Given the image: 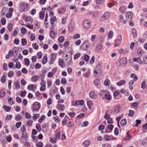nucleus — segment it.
Here are the masks:
<instances>
[{
  "instance_id": "obj_29",
  "label": "nucleus",
  "mask_w": 147,
  "mask_h": 147,
  "mask_svg": "<svg viewBox=\"0 0 147 147\" xmlns=\"http://www.w3.org/2000/svg\"><path fill=\"white\" fill-rule=\"evenodd\" d=\"M6 80L5 75V74H4L3 76L2 77L1 79V81L3 83H4Z\"/></svg>"
},
{
  "instance_id": "obj_30",
  "label": "nucleus",
  "mask_w": 147,
  "mask_h": 147,
  "mask_svg": "<svg viewBox=\"0 0 147 147\" xmlns=\"http://www.w3.org/2000/svg\"><path fill=\"white\" fill-rule=\"evenodd\" d=\"M64 38L62 36H60L58 39V42L60 43L62 42L64 40Z\"/></svg>"
},
{
  "instance_id": "obj_4",
  "label": "nucleus",
  "mask_w": 147,
  "mask_h": 147,
  "mask_svg": "<svg viewBox=\"0 0 147 147\" xmlns=\"http://www.w3.org/2000/svg\"><path fill=\"white\" fill-rule=\"evenodd\" d=\"M118 40L115 41V45L116 47L119 46L121 44L122 41V36L121 34H119L118 35Z\"/></svg>"
},
{
  "instance_id": "obj_60",
  "label": "nucleus",
  "mask_w": 147,
  "mask_h": 147,
  "mask_svg": "<svg viewBox=\"0 0 147 147\" xmlns=\"http://www.w3.org/2000/svg\"><path fill=\"white\" fill-rule=\"evenodd\" d=\"M22 119V117L20 115H18L16 117V119L17 121H18Z\"/></svg>"
},
{
  "instance_id": "obj_11",
  "label": "nucleus",
  "mask_w": 147,
  "mask_h": 147,
  "mask_svg": "<svg viewBox=\"0 0 147 147\" xmlns=\"http://www.w3.org/2000/svg\"><path fill=\"white\" fill-rule=\"evenodd\" d=\"M57 34V33L55 31L53 30H52L50 32V35L51 38L54 39L55 38V37Z\"/></svg>"
},
{
  "instance_id": "obj_14",
  "label": "nucleus",
  "mask_w": 147,
  "mask_h": 147,
  "mask_svg": "<svg viewBox=\"0 0 147 147\" xmlns=\"http://www.w3.org/2000/svg\"><path fill=\"white\" fill-rule=\"evenodd\" d=\"M133 60L134 62H137L140 64H142V61L140 58L137 57L136 58H133Z\"/></svg>"
},
{
  "instance_id": "obj_39",
  "label": "nucleus",
  "mask_w": 147,
  "mask_h": 147,
  "mask_svg": "<svg viewBox=\"0 0 147 147\" xmlns=\"http://www.w3.org/2000/svg\"><path fill=\"white\" fill-rule=\"evenodd\" d=\"M14 84L16 88H20V84L19 82H14Z\"/></svg>"
},
{
  "instance_id": "obj_17",
  "label": "nucleus",
  "mask_w": 147,
  "mask_h": 147,
  "mask_svg": "<svg viewBox=\"0 0 147 147\" xmlns=\"http://www.w3.org/2000/svg\"><path fill=\"white\" fill-rule=\"evenodd\" d=\"M125 83V81L124 80H122L118 82L117 83V85L119 86H121L124 84Z\"/></svg>"
},
{
  "instance_id": "obj_53",
  "label": "nucleus",
  "mask_w": 147,
  "mask_h": 147,
  "mask_svg": "<svg viewBox=\"0 0 147 147\" xmlns=\"http://www.w3.org/2000/svg\"><path fill=\"white\" fill-rule=\"evenodd\" d=\"M105 0H96V3L97 4H100L104 1Z\"/></svg>"
},
{
  "instance_id": "obj_5",
  "label": "nucleus",
  "mask_w": 147,
  "mask_h": 147,
  "mask_svg": "<svg viewBox=\"0 0 147 147\" xmlns=\"http://www.w3.org/2000/svg\"><path fill=\"white\" fill-rule=\"evenodd\" d=\"M119 65L122 67H124L127 64V61L126 59L125 58H121L119 61Z\"/></svg>"
},
{
  "instance_id": "obj_12",
  "label": "nucleus",
  "mask_w": 147,
  "mask_h": 147,
  "mask_svg": "<svg viewBox=\"0 0 147 147\" xmlns=\"http://www.w3.org/2000/svg\"><path fill=\"white\" fill-rule=\"evenodd\" d=\"M28 137V135L26 134V133L25 134L24 133L22 134V135L21 136V141L22 142H23L24 141V140H27V138Z\"/></svg>"
},
{
  "instance_id": "obj_24",
  "label": "nucleus",
  "mask_w": 147,
  "mask_h": 147,
  "mask_svg": "<svg viewBox=\"0 0 147 147\" xmlns=\"http://www.w3.org/2000/svg\"><path fill=\"white\" fill-rule=\"evenodd\" d=\"M47 56H44L42 60V63L45 65L47 62Z\"/></svg>"
},
{
  "instance_id": "obj_28",
  "label": "nucleus",
  "mask_w": 147,
  "mask_h": 147,
  "mask_svg": "<svg viewBox=\"0 0 147 147\" xmlns=\"http://www.w3.org/2000/svg\"><path fill=\"white\" fill-rule=\"evenodd\" d=\"M64 62L63 59H60L59 60V65L63 68V65H64Z\"/></svg>"
},
{
  "instance_id": "obj_18",
  "label": "nucleus",
  "mask_w": 147,
  "mask_h": 147,
  "mask_svg": "<svg viewBox=\"0 0 147 147\" xmlns=\"http://www.w3.org/2000/svg\"><path fill=\"white\" fill-rule=\"evenodd\" d=\"M137 52L138 54V55L139 57H140L142 56V54L143 53V52L141 49H139L137 50Z\"/></svg>"
},
{
  "instance_id": "obj_23",
  "label": "nucleus",
  "mask_w": 147,
  "mask_h": 147,
  "mask_svg": "<svg viewBox=\"0 0 147 147\" xmlns=\"http://www.w3.org/2000/svg\"><path fill=\"white\" fill-rule=\"evenodd\" d=\"M39 79V77L34 76H33L32 78V80L33 82H36Z\"/></svg>"
},
{
  "instance_id": "obj_58",
  "label": "nucleus",
  "mask_w": 147,
  "mask_h": 147,
  "mask_svg": "<svg viewBox=\"0 0 147 147\" xmlns=\"http://www.w3.org/2000/svg\"><path fill=\"white\" fill-rule=\"evenodd\" d=\"M61 133L60 132H57L55 135V137L56 139H59L60 138Z\"/></svg>"
},
{
  "instance_id": "obj_50",
  "label": "nucleus",
  "mask_w": 147,
  "mask_h": 147,
  "mask_svg": "<svg viewBox=\"0 0 147 147\" xmlns=\"http://www.w3.org/2000/svg\"><path fill=\"white\" fill-rule=\"evenodd\" d=\"M3 108L6 111H9L11 109V107H8L6 106H4Z\"/></svg>"
},
{
  "instance_id": "obj_7",
  "label": "nucleus",
  "mask_w": 147,
  "mask_h": 147,
  "mask_svg": "<svg viewBox=\"0 0 147 147\" xmlns=\"http://www.w3.org/2000/svg\"><path fill=\"white\" fill-rule=\"evenodd\" d=\"M111 16V13L109 12H105L102 15V19L104 20H107Z\"/></svg>"
},
{
  "instance_id": "obj_27",
  "label": "nucleus",
  "mask_w": 147,
  "mask_h": 147,
  "mask_svg": "<svg viewBox=\"0 0 147 147\" xmlns=\"http://www.w3.org/2000/svg\"><path fill=\"white\" fill-rule=\"evenodd\" d=\"M110 83V81L109 80L107 79L104 82V85L105 86H109Z\"/></svg>"
},
{
  "instance_id": "obj_13",
  "label": "nucleus",
  "mask_w": 147,
  "mask_h": 147,
  "mask_svg": "<svg viewBox=\"0 0 147 147\" xmlns=\"http://www.w3.org/2000/svg\"><path fill=\"white\" fill-rule=\"evenodd\" d=\"M133 16V13L132 12L129 11L127 12L126 14V19L131 18Z\"/></svg>"
},
{
  "instance_id": "obj_22",
  "label": "nucleus",
  "mask_w": 147,
  "mask_h": 147,
  "mask_svg": "<svg viewBox=\"0 0 147 147\" xmlns=\"http://www.w3.org/2000/svg\"><path fill=\"white\" fill-rule=\"evenodd\" d=\"M134 83V81L133 80H131L129 82V88L131 90H132L133 89V85Z\"/></svg>"
},
{
  "instance_id": "obj_32",
  "label": "nucleus",
  "mask_w": 147,
  "mask_h": 147,
  "mask_svg": "<svg viewBox=\"0 0 147 147\" xmlns=\"http://www.w3.org/2000/svg\"><path fill=\"white\" fill-rule=\"evenodd\" d=\"M80 53H78L75 54L74 57V59H77L80 56Z\"/></svg>"
},
{
  "instance_id": "obj_25",
  "label": "nucleus",
  "mask_w": 147,
  "mask_h": 147,
  "mask_svg": "<svg viewBox=\"0 0 147 147\" xmlns=\"http://www.w3.org/2000/svg\"><path fill=\"white\" fill-rule=\"evenodd\" d=\"M90 144V142L86 140L83 143V145L85 147H88Z\"/></svg>"
},
{
  "instance_id": "obj_6",
  "label": "nucleus",
  "mask_w": 147,
  "mask_h": 147,
  "mask_svg": "<svg viewBox=\"0 0 147 147\" xmlns=\"http://www.w3.org/2000/svg\"><path fill=\"white\" fill-rule=\"evenodd\" d=\"M88 47V42L86 41L84 42L81 46V48L83 50H86Z\"/></svg>"
},
{
  "instance_id": "obj_36",
  "label": "nucleus",
  "mask_w": 147,
  "mask_h": 147,
  "mask_svg": "<svg viewBox=\"0 0 147 147\" xmlns=\"http://www.w3.org/2000/svg\"><path fill=\"white\" fill-rule=\"evenodd\" d=\"M104 94V91L103 90H102L100 91V92L99 93V94L100 96L103 99L104 98V97H103V94Z\"/></svg>"
},
{
  "instance_id": "obj_49",
  "label": "nucleus",
  "mask_w": 147,
  "mask_h": 147,
  "mask_svg": "<svg viewBox=\"0 0 147 147\" xmlns=\"http://www.w3.org/2000/svg\"><path fill=\"white\" fill-rule=\"evenodd\" d=\"M8 103L11 105L13 104V101L12 98H10L8 100Z\"/></svg>"
},
{
  "instance_id": "obj_34",
  "label": "nucleus",
  "mask_w": 147,
  "mask_h": 147,
  "mask_svg": "<svg viewBox=\"0 0 147 147\" xmlns=\"http://www.w3.org/2000/svg\"><path fill=\"white\" fill-rule=\"evenodd\" d=\"M113 36V32L112 31H110L108 34V38L111 39L112 38Z\"/></svg>"
},
{
  "instance_id": "obj_51",
  "label": "nucleus",
  "mask_w": 147,
  "mask_h": 147,
  "mask_svg": "<svg viewBox=\"0 0 147 147\" xmlns=\"http://www.w3.org/2000/svg\"><path fill=\"white\" fill-rule=\"evenodd\" d=\"M14 74V73L13 71H11L8 74V76L9 77L11 78L13 76Z\"/></svg>"
},
{
  "instance_id": "obj_54",
  "label": "nucleus",
  "mask_w": 147,
  "mask_h": 147,
  "mask_svg": "<svg viewBox=\"0 0 147 147\" xmlns=\"http://www.w3.org/2000/svg\"><path fill=\"white\" fill-rule=\"evenodd\" d=\"M21 31L23 34H24L26 32V29L24 27H22L21 29Z\"/></svg>"
},
{
  "instance_id": "obj_57",
  "label": "nucleus",
  "mask_w": 147,
  "mask_h": 147,
  "mask_svg": "<svg viewBox=\"0 0 147 147\" xmlns=\"http://www.w3.org/2000/svg\"><path fill=\"white\" fill-rule=\"evenodd\" d=\"M45 116L44 115H42L40 118L39 120V122L41 123L42 122V121L44 120L45 118Z\"/></svg>"
},
{
  "instance_id": "obj_46",
  "label": "nucleus",
  "mask_w": 147,
  "mask_h": 147,
  "mask_svg": "<svg viewBox=\"0 0 147 147\" xmlns=\"http://www.w3.org/2000/svg\"><path fill=\"white\" fill-rule=\"evenodd\" d=\"M96 48L97 49L100 50L102 48V45L100 43L96 45Z\"/></svg>"
},
{
  "instance_id": "obj_52",
  "label": "nucleus",
  "mask_w": 147,
  "mask_h": 147,
  "mask_svg": "<svg viewBox=\"0 0 147 147\" xmlns=\"http://www.w3.org/2000/svg\"><path fill=\"white\" fill-rule=\"evenodd\" d=\"M45 84L46 82L45 80H44L43 79H42L40 83V85H42V86L44 87H45Z\"/></svg>"
},
{
  "instance_id": "obj_2",
  "label": "nucleus",
  "mask_w": 147,
  "mask_h": 147,
  "mask_svg": "<svg viewBox=\"0 0 147 147\" xmlns=\"http://www.w3.org/2000/svg\"><path fill=\"white\" fill-rule=\"evenodd\" d=\"M40 106V104L38 102H34L33 105L32 111L34 112L39 111Z\"/></svg>"
},
{
  "instance_id": "obj_20",
  "label": "nucleus",
  "mask_w": 147,
  "mask_h": 147,
  "mask_svg": "<svg viewBox=\"0 0 147 147\" xmlns=\"http://www.w3.org/2000/svg\"><path fill=\"white\" fill-rule=\"evenodd\" d=\"M131 32L133 35V37H134L136 38L137 37V31L135 29H132V30Z\"/></svg>"
},
{
  "instance_id": "obj_19",
  "label": "nucleus",
  "mask_w": 147,
  "mask_h": 147,
  "mask_svg": "<svg viewBox=\"0 0 147 147\" xmlns=\"http://www.w3.org/2000/svg\"><path fill=\"white\" fill-rule=\"evenodd\" d=\"M65 9L64 8H62L59 10H58V12L59 14H62L65 12Z\"/></svg>"
},
{
  "instance_id": "obj_55",
  "label": "nucleus",
  "mask_w": 147,
  "mask_h": 147,
  "mask_svg": "<svg viewBox=\"0 0 147 147\" xmlns=\"http://www.w3.org/2000/svg\"><path fill=\"white\" fill-rule=\"evenodd\" d=\"M88 124V123L87 121L84 122L82 124V127H86L87 126Z\"/></svg>"
},
{
  "instance_id": "obj_35",
  "label": "nucleus",
  "mask_w": 147,
  "mask_h": 147,
  "mask_svg": "<svg viewBox=\"0 0 147 147\" xmlns=\"http://www.w3.org/2000/svg\"><path fill=\"white\" fill-rule=\"evenodd\" d=\"M22 45H25L27 43L26 40L25 38H22Z\"/></svg>"
},
{
  "instance_id": "obj_1",
  "label": "nucleus",
  "mask_w": 147,
  "mask_h": 147,
  "mask_svg": "<svg viewBox=\"0 0 147 147\" xmlns=\"http://www.w3.org/2000/svg\"><path fill=\"white\" fill-rule=\"evenodd\" d=\"M91 23L88 20H84L82 23L83 27L85 29H88L91 26Z\"/></svg>"
},
{
  "instance_id": "obj_38",
  "label": "nucleus",
  "mask_w": 147,
  "mask_h": 147,
  "mask_svg": "<svg viewBox=\"0 0 147 147\" xmlns=\"http://www.w3.org/2000/svg\"><path fill=\"white\" fill-rule=\"evenodd\" d=\"M92 104L93 102L92 101H88L87 104L88 107L89 109H90L91 108V105H92Z\"/></svg>"
},
{
  "instance_id": "obj_62",
  "label": "nucleus",
  "mask_w": 147,
  "mask_h": 147,
  "mask_svg": "<svg viewBox=\"0 0 147 147\" xmlns=\"http://www.w3.org/2000/svg\"><path fill=\"white\" fill-rule=\"evenodd\" d=\"M54 120L55 122L57 123H59L60 121L59 119L58 116H56L54 118Z\"/></svg>"
},
{
  "instance_id": "obj_26",
  "label": "nucleus",
  "mask_w": 147,
  "mask_h": 147,
  "mask_svg": "<svg viewBox=\"0 0 147 147\" xmlns=\"http://www.w3.org/2000/svg\"><path fill=\"white\" fill-rule=\"evenodd\" d=\"M131 78H133L134 81H136L138 80L137 76L135 74H131L130 75Z\"/></svg>"
},
{
  "instance_id": "obj_47",
  "label": "nucleus",
  "mask_w": 147,
  "mask_h": 147,
  "mask_svg": "<svg viewBox=\"0 0 147 147\" xmlns=\"http://www.w3.org/2000/svg\"><path fill=\"white\" fill-rule=\"evenodd\" d=\"M24 61L26 63V65L27 66H28L30 65V61L29 59L28 58H25Z\"/></svg>"
},
{
  "instance_id": "obj_16",
  "label": "nucleus",
  "mask_w": 147,
  "mask_h": 147,
  "mask_svg": "<svg viewBox=\"0 0 147 147\" xmlns=\"http://www.w3.org/2000/svg\"><path fill=\"white\" fill-rule=\"evenodd\" d=\"M119 10L121 13H124L126 11V8L124 6H121L119 9Z\"/></svg>"
},
{
  "instance_id": "obj_63",
  "label": "nucleus",
  "mask_w": 147,
  "mask_h": 147,
  "mask_svg": "<svg viewBox=\"0 0 147 147\" xmlns=\"http://www.w3.org/2000/svg\"><path fill=\"white\" fill-rule=\"evenodd\" d=\"M36 128L39 132H40V131L41 129V127L40 126V124H39L36 125Z\"/></svg>"
},
{
  "instance_id": "obj_3",
  "label": "nucleus",
  "mask_w": 147,
  "mask_h": 147,
  "mask_svg": "<svg viewBox=\"0 0 147 147\" xmlns=\"http://www.w3.org/2000/svg\"><path fill=\"white\" fill-rule=\"evenodd\" d=\"M101 71V67L99 65H97L94 69V75L96 76L100 74Z\"/></svg>"
},
{
  "instance_id": "obj_21",
  "label": "nucleus",
  "mask_w": 147,
  "mask_h": 147,
  "mask_svg": "<svg viewBox=\"0 0 147 147\" xmlns=\"http://www.w3.org/2000/svg\"><path fill=\"white\" fill-rule=\"evenodd\" d=\"M40 18L41 20H43L45 15V13L44 11H41L40 13Z\"/></svg>"
},
{
  "instance_id": "obj_61",
  "label": "nucleus",
  "mask_w": 147,
  "mask_h": 147,
  "mask_svg": "<svg viewBox=\"0 0 147 147\" xmlns=\"http://www.w3.org/2000/svg\"><path fill=\"white\" fill-rule=\"evenodd\" d=\"M95 94L94 91H91L90 93V96L92 98H94Z\"/></svg>"
},
{
  "instance_id": "obj_45",
  "label": "nucleus",
  "mask_w": 147,
  "mask_h": 147,
  "mask_svg": "<svg viewBox=\"0 0 147 147\" xmlns=\"http://www.w3.org/2000/svg\"><path fill=\"white\" fill-rule=\"evenodd\" d=\"M14 108L15 109V110L17 112H18L20 110V107L18 106H15Z\"/></svg>"
},
{
  "instance_id": "obj_48",
  "label": "nucleus",
  "mask_w": 147,
  "mask_h": 147,
  "mask_svg": "<svg viewBox=\"0 0 147 147\" xmlns=\"http://www.w3.org/2000/svg\"><path fill=\"white\" fill-rule=\"evenodd\" d=\"M39 114H36L34 116L32 117L33 119L35 120L37 118L39 117Z\"/></svg>"
},
{
  "instance_id": "obj_9",
  "label": "nucleus",
  "mask_w": 147,
  "mask_h": 147,
  "mask_svg": "<svg viewBox=\"0 0 147 147\" xmlns=\"http://www.w3.org/2000/svg\"><path fill=\"white\" fill-rule=\"evenodd\" d=\"M36 85H33L32 84H29L27 87V89L29 90H34L36 88Z\"/></svg>"
},
{
  "instance_id": "obj_43",
  "label": "nucleus",
  "mask_w": 147,
  "mask_h": 147,
  "mask_svg": "<svg viewBox=\"0 0 147 147\" xmlns=\"http://www.w3.org/2000/svg\"><path fill=\"white\" fill-rule=\"evenodd\" d=\"M56 21V18L55 16H53L51 19L50 21L51 23L52 24H53V22H55Z\"/></svg>"
},
{
  "instance_id": "obj_41",
  "label": "nucleus",
  "mask_w": 147,
  "mask_h": 147,
  "mask_svg": "<svg viewBox=\"0 0 147 147\" xmlns=\"http://www.w3.org/2000/svg\"><path fill=\"white\" fill-rule=\"evenodd\" d=\"M21 64L19 62H17L16 65V67L18 69H19L21 68Z\"/></svg>"
},
{
  "instance_id": "obj_15",
  "label": "nucleus",
  "mask_w": 147,
  "mask_h": 147,
  "mask_svg": "<svg viewBox=\"0 0 147 147\" xmlns=\"http://www.w3.org/2000/svg\"><path fill=\"white\" fill-rule=\"evenodd\" d=\"M115 110L113 111L115 114H117L119 111L120 109V106L119 105H117L115 106Z\"/></svg>"
},
{
  "instance_id": "obj_44",
  "label": "nucleus",
  "mask_w": 147,
  "mask_h": 147,
  "mask_svg": "<svg viewBox=\"0 0 147 147\" xmlns=\"http://www.w3.org/2000/svg\"><path fill=\"white\" fill-rule=\"evenodd\" d=\"M74 125V123L73 122L69 121L67 123V126L68 127H70L73 126Z\"/></svg>"
},
{
  "instance_id": "obj_42",
  "label": "nucleus",
  "mask_w": 147,
  "mask_h": 147,
  "mask_svg": "<svg viewBox=\"0 0 147 147\" xmlns=\"http://www.w3.org/2000/svg\"><path fill=\"white\" fill-rule=\"evenodd\" d=\"M127 123V121L125 119H122L121 122V125H125Z\"/></svg>"
},
{
  "instance_id": "obj_37",
  "label": "nucleus",
  "mask_w": 147,
  "mask_h": 147,
  "mask_svg": "<svg viewBox=\"0 0 147 147\" xmlns=\"http://www.w3.org/2000/svg\"><path fill=\"white\" fill-rule=\"evenodd\" d=\"M129 113L128 114V115L129 116L133 117L134 114V112L132 110H129Z\"/></svg>"
},
{
  "instance_id": "obj_40",
  "label": "nucleus",
  "mask_w": 147,
  "mask_h": 147,
  "mask_svg": "<svg viewBox=\"0 0 147 147\" xmlns=\"http://www.w3.org/2000/svg\"><path fill=\"white\" fill-rule=\"evenodd\" d=\"M106 99L108 100H111V96L108 94H105V95Z\"/></svg>"
},
{
  "instance_id": "obj_33",
  "label": "nucleus",
  "mask_w": 147,
  "mask_h": 147,
  "mask_svg": "<svg viewBox=\"0 0 147 147\" xmlns=\"http://www.w3.org/2000/svg\"><path fill=\"white\" fill-rule=\"evenodd\" d=\"M33 123V121L31 119H29L26 122V123L27 125L29 126H31Z\"/></svg>"
},
{
  "instance_id": "obj_56",
  "label": "nucleus",
  "mask_w": 147,
  "mask_h": 147,
  "mask_svg": "<svg viewBox=\"0 0 147 147\" xmlns=\"http://www.w3.org/2000/svg\"><path fill=\"white\" fill-rule=\"evenodd\" d=\"M19 31V30H15L13 31V36H16L18 34V32Z\"/></svg>"
},
{
  "instance_id": "obj_8",
  "label": "nucleus",
  "mask_w": 147,
  "mask_h": 147,
  "mask_svg": "<svg viewBox=\"0 0 147 147\" xmlns=\"http://www.w3.org/2000/svg\"><path fill=\"white\" fill-rule=\"evenodd\" d=\"M20 7L22 8L23 11H24L26 7H27L28 5L27 3L21 2L19 4Z\"/></svg>"
},
{
  "instance_id": "obj_64",
  "label": "nucleus",
  "mask_w": 147,
  "mask_h": 147,
  "mask_svg": "<svg viewBox=\"0 0 147 147\" xmlns=\"http://www.w3.org/2000/svg\"><path fill=\"white\" fill-rule=\"evenodd\" d=\"M89 58V56L87 55H85L84 57V60L86 61H88Z\"/></svg>"
},
{
  "instance_id": "obj_31",
  "label": "nucleus",
  "mask_w": 147,
  "mask_h": 147,
  "mask_svg": "<svg viewBox=\"0 0 147 147\" xmlns=\"http://www.w3.org/2000/svg\"><path fill=\"white\" fill-rule=\"evenodd\" d=\"M100 83V80L97 79L95 80L94 81V84L95 85H98Z\"/></svg>"
},
{
  "instance_id": "obj_59",
  "label": "nucleus",
  "mask_w": 147,
  "mask_h": 147,
  "mask_svg": "<svg viewBox=\"0 0 147 147\" xmlns=\"http://www.w3.org/2000/svg\"><path fill=\"white\" fill-rule=\"evenodd\" d=\"M12 26L11 24H9L8 25L7 29L9 32L11 31Z\"/></svg>"
},
{
  "instance_id": "obj_10",
  "label": "nucleus",
  "mask_w": 147,
  "mask_h": 147,
  "mask_svg": "<svg viewBox=\"0 0 147 147\" xmlns=\"http://www.w3.org/2000/svg\"><path fill=\"white\" fill-rule=\"evenodd\" d=\"M84 101L83 100H78L76 102L75 104H72V105L75 106L77 105H79L81 106L83 105Z\"/></svg>"
}]
</instances>
